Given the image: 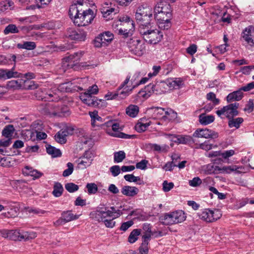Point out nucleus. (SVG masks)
<instances>
[{"instance_id": "f257e3e1", "label": "nucleus", "mask_w": 254, "mask_h": 254, "mask_svg": "<svg viewBox=\"0 0 254 254\" xmlns=\"http://www.w3.org/2000/svg\"><path fill=\"white\" fill-rule=\"evenodd\" d=\"M184 80H160L156 84L150 83L141 89L137 93V97L142 101L148 98L155 91H158V88L162 87L164 89L168 88L170 90L178 89L183 84Z\"/></svg>"}, {"instance_id": "f03ea898", "label": "nucleus", "mask_w": 254, "mask_h": 254, "mask_svg": "<svg viewBox=\"0 0 254 254\" xmlns=\"http://www.w3.org/2000/svg\"><path fill=\"white\" fill-rule=\"evenodd\" d=\"M186 216L182 210L163 214L159 217L160 222L164 225H172L185 221Z\"/></svg>"}, {"instance_id": "7ed1b4c3", "label": "nucleus", "mask_w": 254, "mask_h": 254, "mask_svg": "<svg viewBox=\"0 0 254 254\" xmlns=\"http://www.w3.org/2000/svg\"><path fill=\"white\" fill-rule=\"evenodd\" d=\"M152 9L150 7L139 8L135 13V19L139 24V29L148 27L152 18Z\"/></svg>"}, {"instance_id": "20e7f679", "label": "nucleus", "mask_w": 254, "mask_h": 254, "mask_svg": "<svg viewBox=\"0 0 254 254\" xmlns=\"http://www.w3.org/2000/svg\"><path fill=\"white\" fill-rule=\"evenodd\" d=\"M172 9L170 3L166 1H160L154 8V16L156 20L172 18Z\"/></svg>"}, {"instance_id": "39448f33", "label": "nucleus", "mask_w": 254, "mask_h": 254, "mask_svg": "<svg viewBox=\"0 0 254 254\" xmlns=\"http://www.w3.org/2000/svg\"><path fill=\"white\" fill-rule=\"evenodd\" d=\"M139 33L143 40L150 44H156L161 41L163 38L162 33L158 29L151 30L149 27L144 28L141 27L139 29Z\"/></svg>"}, {"instance_id": "423d86ee", "label": "nucleus", "mask_w": 254, "mask_h": 254, "mask_svg": "<svg viewBox=\"0 0 254 254\" xmlns=\"http://www.w3.org/2000/svg\"><path fill=\"white\" fill-rule=\"evenodd\" d=\"M84 54V52L79 51L73 54L64 58L62 63V69L65 72L67 69L73 68L76 69L81 57Z\"/></svg>"}, {"instance_id": "0eeeda50", "label": "nucleus", "mask_w": 254, "mask_h": 254, "mask_svg": "<svg viewBox=\"0 0 254 254\" xmlns=\"http://www.w3.org/2000/svg\"><path fill=\"white\" fill-rule=\"evenodd\" d=\"M222 214L219 209L205 208L197 213L198 218L206 223H212L219 219Z\"/></svg>"}, {"instance_id": "6e6552de", "label": "nucleus", "mask_w": 254, "mask_h": 254, "mask_svg": "<svg viewBox=\"0 0 254 254\" xmlns=\"http://www.w3.org/2000/svg\"><path fill=\"white\" fill-rule=\"evenodd\" d=\"M79 97L83 103L89 107L103 108L107 105L105 100L99 99L94 95H90L89 94H81Z\"/></svg>"}, {"instance_id": "1a4fd4ad", "label": "nucleus", "mask_w": 254, "mask_h": 254, "mask_svg": "<svg viewBox=\"0 0 254 254\" xmlns=\"http://www.w3.org/2000/svg\"><path fill=\"white\" fill-rule=\"evenodd\" d=\"M127 45L130 52L137 56H141L145 52L144 43L136 37L130 38L127 42Z\"/></svg>"}, {"instance_id": "9d476101", "label": "nucleus", "mask_w": 254, "mask_h": 254, "mask_svg": "<svg viewBox=\"0 0 254 254\" xmlns=\"http://www.w3.org/2000/svg\"><path fill=\"white\" fill-rule=\"evenodd\" d=\"M94 18L93 11L88 8L80 12L73 22L77 26H85L91 23Z\"/></svg>"}, {"instance_id": "9b49d317", "label": "nucleus", "mask_w": 254, "mask_h": 254, "mask_svg": "<svg viewBox=\"0 0 254 254\" xmlns=\"http://www.w3.org/2000/svg\"><path fill=\"white\" fill-rule=\"evenodd\" d=\"M13 68L11 70L0 69V79L5 77L8 79L11 78H25V79H33L35 78V74L32 72H27L23 74L17 71H13Z\"/></svg>"}, {"instance_id": "f8f14e48", "label": "nucleus", "mask_w": 254, "mask_h": 254, "mask_svg": "<svg viewBox=\"0 0 254 254\" xmlns=\"http://www.w3.org/2000/svg\"><path fill=\"white\" fill-rule=\"evenodd\" d=\"M239 106V104L238 103H231L224 106L220 110H217L216 113L220 117L222 115L225 113L226 117L228 119L233 118L239 115V111H238Z\"/></svg>"}, {"instance_id": "ddd939ff", "label": "nucleus", "mask_w": 254, "mask_h": 254, "mask_svg": "<svg viewBox=\"0 0 254 254\" xmlns=\"http://www.w3.org/2000/svg\"><path fill=\"white\" fill-rule=\"evenodd\" d=\"M147 80H125L121 85L119 89H123L120 95H122V98H125L128 96L130 91L138 85L144 84Z\"/></svg>"}, {"instance_id": "4468645a", "label": "nucleus", "mask_w": 254, "mask_h": 254, "mask_svg": "<svg viewBox=\"0 0 254 254\" xmlns=\"http://www.w3.org/2000/svg\"><path fill=\"white\" fill-rule=\"evenodd\" d=\"M53 108V104L51 103L46 104L45 106L42 107L41 109L42 114L45 115H48L51 116H58V117H65L68 116L70 114V112L67 108H62L60 112H56L52 111Z\"/></svg>"}, {"instance_id": "2eb2a0df", "label": "nucleus", "mask_w": 254, "mask_h": 254, "mask_svg": "<svg viewBox=\"0 0 254 254\" xmlns=\"http://www.w3.org/2000/svg\"><path fill=\"white\" fill-rule=\"evenodd\" d=\"M89 215L92 220L98 222H102L104 219L108 217L107 207L104 204H100L95 210L90 213Z\"/></svg>"}, {"instance_id": "dca6fc26", "label": "nucleus", "mask_w": 254, "mask_h": 254, "mask_svg": "<svg viewBox=\"0 0 254 254\" xmlns=\"http://www.w3.org/2000/svg\"><path fill=\"white\" fill-rule=\"evenodd\" d=\"M241 40L252 47H254V26L250 25L243 30Z\"/></svg>"}, {"instance_id": "f3484780", "label": "nucleus", "mask_w": 254, "mask_h": 254, "mask_svg": "<svg viewBox=\"0 0 254 254\" xmlns=\"http://www.w3.org/2000/svg\"><path fill=\"white\" fill-rule=\"evenodd\" d=\"M66 36L72 40L82 42L86 40L87 33L82 29L69 28L67 31Z\"/></svg>"}, {"instance_id": "a211bd4d", "label": "nucleus", "mask_w": 254, "mask_h": 254, "mask_svg": "<svg viewBox=\"0 0 254 254\" xmlns=\"http://www.w3.org/2000/svg\"><path fill=\"white\" fill-rule=\"evenodd\" d=\"M193 137L205 138H216L218 137V133L215 131L205 128H197L193 132Z\"/></svg>"}, {"instance_id": "6ab92c4d", "label": "nucleus", "mask_w": 254, "mask_h": 254, "mask_svg": "<svg viewBox=\"0 0 254 254\" xmlns=\"http://www.w3.org/2000/svg\"><path fill=\"white\" fill-rule=\"evenodd\" d=\"M59 90L61 92L74 93L81 91L82 88L71 82V80L64 83H61L59 86Z\"/></svg>"}, {"instance_id": "aec40b11", "label": "nucleus", "mask_w": 254, "mask_h": 254, "mask_svg": "<svg viewBox=\"0 0 254 254\" xmlns=\"http://www.w3.org/2000/svg\"><path fill=\"white\" fill-rule=\"evenodd\" d=\"M127 208H125L122 205L118 207L116 206H111L109 209L107 207V215L109 217L116 219L123 215L124 211H127Z\"/></svg>"}, {"instance_id": "412c9836", "label": "nucleus", "mask_w": 254, "mask_h": 254, "mask_svg": "<svg viewBox=\"0 0 254 254\" xmlns=\"http://www.w3.org/2000/svg\"><path fill=\"white\" fill-rule=\"evenodd\" d=\"M244 169V167L242 166L231 165L219 168V171L221 173L226 174H230L234 171L237 173H240Z\"/></svg>"}, {"instance_id": "4be33fe9", "label": "nucleus", "mask_w": 254, "mask_h": 254, "mask_svg": "<svg viewBox=\"0 0 254 254\" xmlns=\"http://www.w3.org/2000/svg\"><path fill=\"white\" fill-rule=\"evenodd\" d=\"M139 192V190L135 187L129 186H125L121 190V192L123 194L127 196L132 197L136 195Z\"/></svg>"}, {"instance_id": "5701e85b", "label": "nucleus", "mask_w": 254, "mask_h": 254, "mask_svg": "<svg viewBox=\"0 0 254 254\" xmlns=\"http://www.w3.org/2000/svg\"><path fill=\"white\" fill-rule=\"evenodd\" d=\"M215 120V117L212 115H206L205 113H202L198 116L199 123L203 126L208 125L213 123Z\"/></svg>"}, {"instance_id": "b1692460", "label": "nucleus", "mask_w": 254, "mask_h": 254, "mask_svg": "<svg viewBox=\"0 0 254 254\" xmlns=\"http://www.w3.org/2000/svg\"><path fill=\"white\" fill-rule=\"evenodd\" d=\"M241 88L237 91L229 93L226 97V100L228 103L233 101H239L241 100L243 97V93Z\"/></svg>"}, {"instance_id": "393cba45", "label": "nucleus", "mask_w": 254, "mask_h": 254, "mask_svg": "<svg viewBox=\"0 0 254 254\" xmlns=\"http://www.w3.org/2000/svg\"><path fill=\"white\" fill-rule=\"evenodd\" d=\"M15 131L14 127L12 125H8L5 126L2 130V136L6 139H10V141L12 140V137Z\"/></svg>"}, {"instance_id": "a878e982", "label": "nucleus", "mask_w": 254, "mask_h": 254, "mask_svg": "<svg viewBox=\"0 0 254 254\" xmlns=\"http://www.w3.org/2000/svg\"><path fill=\"white\" fill-rule=\"evenodd\" d=\"M46 149L47 153L51 155L53 158L60 157L62 156V152L60 149L50 144L46 146Z\"/></svg>"}, {"instance_id": "bb28decb", "label": "nucleus", "mask_w": 254, "mask_h": 254, "mask_svg": "<svg viewBox=\"0 0 254 254\" xmlns=\"http://www.w3.org/2000/svg\"><path fill=\"white\" fill-rule=\"evenodd\" d=\"M142 243L138 248L139 253L140 254H148L149 251L148 245L150 239H148V237H144L141 239Z\"/></svg>"}, {"instance_id": "cd10ccee", "label": "nucleus", "mask_w": 254, "mask_h": 254, "mask_svg": "<svg viewBox=\"0 0 254 254\" xmlns=\"http://www.w3.org/2000/svg\"><path fill=\"white\" fill-rule=\"evenodd\" d=\"M21 82V89L33 90L37 88L38 85L34 80H19Z\"/></svg>"}, {"instance_id": "c85d7f7f", "label": "nucleus", "mask_w": 254, "mask_h": 254, "mask_svg": "<svg viewBox=\"0 0 254 254\" xmlns=\"http://www.w3.org/2000/svg\"><path fill=\"white\" fill-rule=\"evenodd\" d=\"M16 47L19 49H26L27 50H32L36 48V45L34 42L25 41L22 43H18Z\"/></svg>"}, {"instance_id": "c756f323", "label": "nucleus", "mask_w": 254, "mask_h": 254, "mask_svg": "<svg viewBox=\"0 0 254 254\" xmlns=\"http://www.w3.org/2000/svg\"><path fill=\"white\" fill-rule=\"evenodd\" d=\"M80 11H81V10L79 9L76 4H72L70 6L69 8V16L70 19L73 21Z\"/></svg>"}, {"instance_id": "7c9ffc66", "label": "nucleus", "mask_w": 254, "mask_h": 254, "mask_svg": "<svg viewBox=\"0 0 254 254\" xmlns=\"http://www.w3.org/2000/svg\"><path fill=\"white\" fill-rule=\"evenodd\" d=\"M139 112V107L137 105H129L126 109V114L131 118H135Z\"/></svg>"}, {"instance_id": "2f4dec72", "label": "nucleus", "mask_w": 254, "mask_h": 254, "mask_svg": "<svg viewBox=\"0 0 254 254\" xmlns=\"http://www.w3.org/2000/svg\"><path fill=\"white\" fill-rule=\"evenodd\" d=\"M89 114L90 116V118L91 119V125L93 127H95L96 125L95 123L96 121H99L101 123L100 124H104L105 123H103V119L99 116L98 115V112L96 110H94L93 112H89Z\"/></svg>"}, {"instance_id": "473e14b6", "label": "nucleus", "mask_w": 254, "mask_h": 254, "mask_svg": "<svg viewBox=\"0 0 254 254\" xmlns=\"http://www.w3.org/2000/svg\"><path fill=\"white\" fill-rule=\"evenodd\" d=\"M64 190L62 185L59 182H55L53 187V195L56 197L61 196Z\"/></svg>"}, {"instance_id": "72a5a7b5", "label": "nucleus", "mask_w": 254, "mask_h": 254, "mask_svg": "<svg viewBox=\"0 0 254 254\" xmlns=\"http://www.w3.org/2000/svg\"><path fill=\"white\" fill-rule=\"evenodd\" d=\"M61 216L66 223L78 218V215L73 214L69 210L63 211L61 214Z\"/></svg>"}, {"instance_id": "f704fd0d", "label": "nucleus", "mask_w": 254, "mask_h": 254, "mask_svg": "<svg viewBox=\"0 0 254 254\" xmlns=\"http://www.w3.org/2000/svg\"><path fill=\"white\" fill-rule=\"evenodd\" d=\"M244 122V119L241 117H238L235 119L231 118L229 119L228 126L229 127L232 128L235 127L238 129L240 127V125Z\"/></svg>"}, {"instance_id": "c9c22d12", "label": "nucleus", "mask_w": 254, "mask_h": 254, "mask_svg": "<svg viewBox=\"0 0 254 254\" xmlns=\"http://www.w3.org/2000/svg\"><path fill=\"white\" fill-rule=\"evenodd\" d=\"M172 18H165L160 20H156L159 28L163 30H168L170 29L172 26L171 20Z\"/></svg>"}, {"instance_id": "e433bc0d", "label": "nucleus", "mask_w": 254, "mask_h": 254, "mask_svg": "<svg viewBox=\"0 0 254 254\" xmlns=\"http://www.w3.org/2000/svg\"><path fill=\"white\" fill-rule=\"evenodd\" d=\"M37 237V233L33 231H21V241H29L34 239Z\"/></svg>"}, {"instance_id": "4c0bfd02", "label": "nucleus", "mask_w": 254, "mask_h": 254, "mask_svg": "<svg viewBox=\"0 0 254 254\" xmlns=\"http://www.w3.org/2000/svg\"><path fill=\"white\" fill-rule=\"evenodd\" d=\"M192 137L189 135L180 134V144L191 145L194 143Z\"/></svg>"}, {"instance_id": "58836bf2", "label": "nucleus", "mask_w": 254, "mask_h": 254, "mask_svg": "<svg viewBox=\"0 0 254 254\" xmlns=\"http://www.w3.org/2000/svg\"><path fill=\"white\" fill-rule=\"evenodd\" d=\"M196 144L197 145V146L195 147L196 149H201L205 151L210 150L213 148L217 147L216 145L210 143L209 140H205L203 143Z\"/></svg>"}, {"instance_id": "ea45409f", "label": "nucleus", "mask_w": 254, "mask_h": 254, "mask_svg": "<svg viewBox=\"0 0 254 254\" xmlns=\"http://www.w3.org/2000/svg\"><path fill=\"white\" fill-rule=\"evenodd\" d=\"M141 229H135L130 233L128 237V241L131 244L135 243L138 239V236L141 234Z\"/></svg>"}, {"instance_id": "a19ab883", "label": "nucleus", "mask_w": 254, "mask_h": 254, "mask_svg": "<svg viewBox=\"0 0 254 254\" xmlns=\"http://www.w3.org/2000/svg\"><path fill=\"white\" fill-rule=\"evenodd\" d=\"M152 226L150 224L145 223L142 225V230L144 231L143 235L141 236V239L144 238V237H148V239L151 240V231Z\"/></svg>"}, {"instance_id": "79ce46f5", "label": "nucleus", "mask_w": 254, "mask_h": 254, "mask_svg": "<svg viewBox=\"0 0 254 254\" xmlns=\"http://www.w3.org/2000/svg\"><path fill=\"white\" fill-rule=\"evenodd\" d=\"M149 146L151 150L157 152H165L167 151L168 146L166 145L160 146L156 143H150Z\"/></svg>"}, {"instance_id": "37998d69", "label": "nucleus", "mask_w": 254, "mask_h": 254, "mask_svg": "<svg viewBox=\"0 0 254 254\" xmlns=\"http://www.w3.org/2000/svg\"><path fill=\"white\" fill-rule=\"evenodd\" d=\"M9 239L12 241H21V231L19 230H10Z\"/></svg>"}, {"instance_id": "c03bdc74", "label": "nucleus", "mask_w": 254, "mask_h": 254, "mask_svg": "<svg viewBox=\"0 0 254 254\" xmlns=\"http://www.w3.org/2000/svg\"><path fill=\"white\" fill-rule=\"evenodd\" d=\"M42 99H44L45 101L48 102H57L60 99V98L56 93L49 91V93H47L45 96L42 98Z\"/></svg>"}, {"instance_id": "a18cd8bd", "label": "nucleus", "mask_w": 254, "mask_h": 254, "mask_svg": "<svg viewBox=\"0 0 254 254\" xmlns=\"http://www.w3.org/2000/svg\"><path fill=\"white\" fill-rule=\"evenodd\" d=\"M100 35L106 46L111 42L114 38V35L109 31H107L103 33H101Z\"/></svg>"}, {"instance_id": "49530a36", "label": "nucleus", "mask_w": 254, "mask_h": 254, "mask_svg": "<svg viewBox=\"0 0 254 254\" xmlns=\"http://www.w3.org/2000/svg\"><path fill=\"white\" fill-rule=\"evenodd\" d=\"M76 162H77L78 167L81 169H84L92 164L90 160L85 159L82 156L80 157Z\"/></svg>"}, {"instance_id": "de8ad7c7", "label": "nucleus", "mask_w": 254, "mask_h": 254, "mask_svg": "<svg viewBox=\"0 0 254 254\" xmlns=\"http://www.w3.org/2000/svg\"><path fill=\"white\" fill-rule=\"evenodd\" d=\"M55 139L58 143L64 144L66 142V135L61 130L55 135Z\"/></svg>"}, {"instance_id": "09e8293b", "label": "nucleus", "mask_w": 254, "mask_h": 254, "mask_svg": "<svg viewBox=\"0 0 254 254\" xmlns=\"http://www.w3.org/2000/svg\"><path fill=\"white\" fill-rule=\"evenodd\" d=\"M126 158V153L124 151H119L114 153V161L115 163H120Z\"/></svg>"}, {"instance_id": "8fccbe9b", "label": "nucleus", "mask_w": 254, "mask_h": 254, "mask_svg": "<svg viewBox=\"0 0 254 254\" xmlns=\"http://www.w3.org/2000/svg\"><path fill=\"white\" fill-rule=\"evenodd\" d=\"M4 34L7 35L9 33H19V30L17 27L14 24H9L4 29L3 31Z\"/></svg>"}, {"instance_id": "3c124183", "label": "nucleus", "mask_w": 254, "mask_h": 254, "mask_svg": "<svg viewBox=\"0 0 254 254\" xmlns=\"http://www.w3.org/2000/svg\"><path fill=\"white\" fill-rule=\"evenodd\" d=\"M150 125L149 122L148 123H138L135 126V129L138 132H142L145 131L147 127Z\"/></svg>"}, {"instance_id": "603ef678", "label": "nucleus", "mask_w": 254, "mask_h": 254, "mask_svg": "<svg viewBox=\"0 0 254 254\" xmlns=\"http://www.w3.org/2000/svg\"><path fill=\"white\" fill-rule=\"evenodd\" d=\"M7 86L9 89H21V82L19 80H9L7 82Z\"/></svg>"}, {"instance_id": "864d4df0", "label": "nucleus", "mask_w": 254, "mask_h": 254, "mask_svg": "<svg viewBox=\"0 0 254 254\" xmlns=\"http://www.w3.org/2000/svg\"><path fill=\"white\" fill-rule=\"evenodd\" d=\"M64 187L66 190L70 193L74 192L79 189V186L73 183H67Z\"/></svg>"}, {"instance_id": "5fc2aeb1", "label": "nucleus", "mask_w": 254, "mask_h": 254, "mask_svg": "<svg viewBox=\"0 0 254 254\" xmlns=\"http://www.w3.org/2000/svg\"><path fill=\"white\" fill-rule=\"evenodd\" d=\"M206 99L211 101L214 105H217L220 103V100L216 98L215 94L212 92H209L206 94Z\"/></svg>"}, {"instance_id": "6e6d98bb", "label": "nucleus", "mask_w": 254, "mask_h": 254, "mask_svg": "<svg viewBox=\"0 0 254 254\" xmlns=\"http://www.w3.org/2000/svg\"><path fill=\"white\" fill-rule=\"evenodd\" d=\"M114 8H110L109 7H104L101 8V13L103 16L105 18H108V19H110V15L114 11Z\"/></svg>"}, {"instance_id": "4d7b16f0", "label": "nucleus", "mask_w": 254, "mask_h": 254, "mask_svg": "<svg viewBox=\"0 0 254 254\" xmlns=\"http://www.w3.org/2000/svg\"><path fill=\"white\" fill-rule=\"evenodd\" d=\"M94 45L96 48H101L102 47L106 46L100 35V34L95 38L94 40Z\"/></svg>"}, {"instance_id": "13d9d810", "label": "nucleus", "mask_w": 254, "mask_h": 254, "mask_svg": "<svg viewBox=\"0 0 254 254\" xmlns=\"http://www.w3.org/2000/svg\"><path fill=\"white\" fill-rule=\"evenodd\" d=\"M119 94L118 92H108L105 95V98L107 100L118 99L119 100ZM120 97H121L120 96Z\"/></svg>"}, {"instance_id": "bf43d9fd", "label": "nucleus", "mask_w": 254, "mask_h": 254, "mask_svg": "<svg viewBox=\"0 0 254 254\" xmlns=\"http://www.w3.org/2000/svg\"><path fill=\"white\" fill-rule=\"evenodd\" d=\"M146 72L144 70L137 71L133 76V79H149L148 77L145 76Z\"/></svg>"}, {"instance_id": "052dcab7", "label": "nucleus", "mask_w": 254, "mask_h": 254, "mask_svg": "<svg viewBox=\"0 0 254 254\" xmlns=\"http://www.w3.org/2000/svg\"><path fill=\"white\" fill-rule=\"evenodd\" d=\"M88 194H95L98 190L97 186L95 183H88L86 185Z\"/></svg>"}, {"instance_id": "680f3d73", "label": "nucleus", "mask_w": 254, "mask_h": 254, "mask_svg": "<svg viewBox=\"0 0 254 254\" xmlns=\"http://www.w3.org/2000/svg\"><path fill=\"white\" fill-rule=\"evenodd\" d=\"M67 169H65L63 173V176L64 177L70 175L73 171V165L72 163L68 162L66 164Z\"/></svg>"}, {"instance_id": "e2e57ef3", "label": "nucleus", "mask_w": 254, "mask_h": 254, "mask_svg": "<svg viewBox=\"0 0 254 254\" xmlns=\"http://www.w3.org/2000/svg\"><path fill=\"white\" fill-rule=\"evenodd\" d=\"M73 48V45L70 43L61 44L57 47V49L61 52H65Z\"/></svg>"}, {"instance_id": "0e129e2a", "label": "nucleus", "mask_w": 254, "mask_h": 254, "mask_svg": "<svg viewBox=\"0 0 254 254\" xmlns=\"http://www.w3.org/2000/svg\"><path fill=\"white\" fill-rule=\"evenodd\" d=\"M166 135L172 142L180 144V134H166Z\"/></svg>"}, {"instance_id": "69168bd1", "label": "nucleus", "mask_w": 254, "mask_h": 254, "mask_svg": "<svg viewBox=\"0 0 254 254\" xmlns=\"http://www.w3.org/2000/svg\"><path fill=\"white\" fill-rule=\"evenodd\" d=\"M99 89L96 84L90 86L87 89V91L84 92V94H89L90 95H93L97 94L98 92Z\"/></svg>"}, {"instance_id": "338daca9", "label": "nucleus", "mask_w": 254, "mask_h": 254, "mask_svg": "<svg viewBox=\"0 0 254 254\" xmlns=\"http://www.w3.org/2000/svg\"><path fill=\"white\" fill-rule=\"evenodd\" d=\"M124 179L126 181L129 182L136 183L138 181H140L139 177L134 176L133 174H127L124 176Z\"/></svg>"}, {"instance_id": "774afa93", "label": "nucleus", "mask_w": 254, "mask_h": 254, "mask_svg": "<svg viewBox=\"0 0 254 254\" xmlns=\"http://www.w3.org/2000/svg\"><path fill=\"white\" fill-rule=\"evenodd\" d=\"M219 171V167L212 164H208L206 167V171L208 174H215L217 171Z\"/></svg>"}]
</instances>
